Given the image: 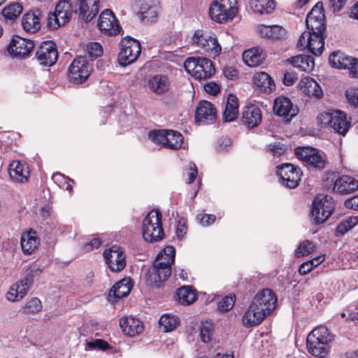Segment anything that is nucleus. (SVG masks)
<instances>
[{"mask_svg":"<svg viewBox=\"0 0 358 358\" xmlns=\"http://www.w3.org/2000/svg\"><path fill=\"white\" fill-rule=\"evenodd\" d=\"M296 77L292 73L286 72L284 74L283 83L287 86H291L294 84L296 80Z\"/></svg>","mask_w":358,"mask_h":358,"instance_id":"64","label":"nucleus"},{"mask_svg":"<svg viewBox=\"0 0 358 358\" xmlns=\"http://www.w3.org/2000/svg\"><path fill=\"white\" fill-rule=\"evenodd\" d=\"M104 259L113 272L122 271L126 265L125 255L118 245H113L103 252Z\"/></svg>","mask_w":358,"mask_h":358,"instance_id":"20","label":"nucleus"},{"mask_svg":"<svg viewBox=\"0 0 358 358\" xmlns=\"http://www.w3.org/2000/svg\"><path fill=\"white\" fill-rule=\"evenodd\" d=\"M317 122L322 127H329L339 134L345 135L350 128L346 114L340 110H331L319 114Z\"/></svg>","mask_w":358,"mask_h":358,"instance_id":"7","label":"nucleus"},{"mask_svg":"<svg viewBox=\"0 0 358 358\" xmlns=\"http://www.w3.org/2000/svg\"><path fill=\"white\" fill-rule=\"evenodd\" d=\"M295 154L298 158L316 169L322 170L326 166V155L319 150L310 147L297 148Z\"/></svg>","mask_w":358,"mask_h":358,"instance_id":"14","label":"nucleus"},{"mask_svg":"<svg viewBox=\"0 0 358 358\" xmlns=\"http://www.w3.org/2000/svg\"><path fill=\"white\" fill-rule=\"evenodd\" d=\"M329 62L332 67L348 69L350 77L358 78V59L338 51L329 55Z\"/></svg>","mask_w":358,"mask_h":358,"instance_id":"16","label":"nucleus"},{"mask_svg":"<svg viewBox=\"0 0 358 358\" xmlns=\"http://www.w3.org/2000/svg\"><path fill=\"white\" fill-rule=\"evenodd\" d=\"M344 205L348 208L358 210V195L345 200Z\"/></svg>","mask_w":358,"mask_h":358,"instance_id":"60","label":"nucleus"},{"mask_svg":"<svg viewBox=\"0 0 358 358\" xmlns=\"http://www.w3.org/2000/svg\"><path fill=\"white\" fill-rule=\"evenodd\" d=\"M306 24L308 31L300 36L296 48L299 50H308L315 56L321 55L324 45L326 30L325 16L322 3H317L306 17Z\"/></svg>","mask_w":358,"mask_h":358,"instance_id":"1","label":"nucleus"},{"mask_svg":"<svg viewBox=\"0 0 358 358\" xmlns=\"http://www.w3.org/2000/svg\"><path fill=\"white\" fill-rule=\"evenodd\" d=\"M162 254L166 259L168 264H173L175 261L176 251L175 248L171 245L166 246L162 250Z\"/></svg>","mask_w":358,"mask_h":358,"instance_id":"57","label":"nucleus"},{"mask_svg":"<svg viewBox=\"0 0 358 358\" xmlns=\"http://www.w3.org/2000/svg\"><path fill=\"white\" fill-rule=\"evenodd\" d=\"M299 87L303 94L308 97L320 99L323 96V92L320 85L313 78H303L299 82Z\"/></svg>","mask_w":358,"mask_h":358,"instance_id":"32","label":"nucleus"},{"mask_svg":"<svg viewBox=\"0 0 358 358\" xmlns=\"http://www.w3.org/2000/svg\"><path fill=\"white\" fill-rule=\"evenodd\" d=\"M97 26L103 33L108 36L117 34L120 29L115 15L109 9L103 10L101 13Z\"/></svg>","mask_w":358,"mask_h":358,"instance_id":"22","label":"nucleus"},{"mask_svg":"<svg viewBox=\"0 0 358 358\" xmlns=\"http://www.w3.org/2000/svg\"><path fill=\"white\" fill-rule=\"evenodd\" d=\"M197 175V169L194 164H190L188 173V183H192L194 181Z\"/></svg>","mask_w":358,"mask_h":358,"instance_id":"62","label":"nucleus"},{"mask_svg":"<svg viewBox=\"0 0 358 358\" xmlns=\"http://www.w3.org/2000/svg\"><path fill=\"white\" fill-rule=\"evenodd\" d=\"M345 96L350 103L358 106V88H350L346 90Z\"/></svg>","mask_w":358,"mask_h":358,"instance_id":"56","label":"nucleus"},{"mask_svg":"<svg viewBox=\"0 0 358 358\" xmlns=\"http://www.w3.org/2000/svg\"><path fill=\"white\" fill-rule=\"evenodd\" d=\"M335 208L333 199L327 195L317 196L313 203L312 216L315 224H320L327 220Z\"/></svg>","mask_w":358,"mask_h":358,"instance_id":"11","label":"nucleus"},{"mask_svg":"<svg viewBox=\"0 0 358 358\" xmlns=\"http://www.w3.org/2000/svg\"><path fill=\"white\" fill-rule=\"evenodd\" d=\"M22 6L20 3H13L3 8L2 15L6 19L15 20L22 13Z\"/></svg>","mask_w":358,"mask_h":358,"instance_id":"46","label":"nucleus"},{"mask_svg":"<svg viewBox=\"0 0 358 358\" xmlns=\"http://www.w3.org/2000/svg\"><path fill=\"white\" fill-rule=\"evenodd\" d=\"M36 58L42 66H51L55 64L58 58L55 44L52 41L42 43L36 49Z\"/></svg>","mask_w":358,"mask_h":358,"instance_id":"19","label":"nucleus"},{"mask_svg":"<svg viewBox=\"0 0 358 358\" xmlns=\"http://www.w3.org/2000/svg\"><path fill=\"white\" fill-rule=\"evenodd\" d=\"M79 5V17L87 22L99 12V0H77Z\"/></svg>","mask_w":358,"mask_h":358,"instance_id":"29","label":"nucleus"},{"mask_svg":"<svg viewBox=\"0 0 358 358\" xmlns=\"http://www.w3.org/2000/svg\"><path fill=\"white\" fill-rule=\"evenodd\" d=\"M216 115V109L209 101H201L196 106L195 120L199 124L211 123L215 120Z\"/></svg>","mask_w":358,"mask_h":358,"instance_id":"25","label":"nucleus"},{"mask_svg":"<svg viewBox=\"0 0 358 358\" xmlns=\"http://www.w3.org/2000/svg\"><path fill=\"white\" fill-rule=\"evenodd\" d=\"M237 0H213L209 8L210 18L219 23L231 20L237 14Z\"/></svg>","mask_w":358,"mask_h":358,"instance_id":"5","label":"nucleus"},{"mask_svg":"<svg viewBox=\"0 0 358 358\" xmlns=\"http://www.w3.org/2000/svg\"><path fill=\"white\" fill-rule=\"evenodd\" d=\"M8 172L10 179L15 182L24 183L28 181L29 170L26 163L14 160L9 164Z\"/></svg>","mask_w":358,"mask_h":358,"instance_id":"26","label":"nucleus"},{"mask_svg":"<svg viewBox=\"0 0 358 358\" xmlns=\"http://www.w3.org/2000/svg\"><path fill=\"white\" fill-rule=\"evenodd\" d=\"M166 259L164 258V255L162 254V251H161L157 256L155 262L153 263H155L156 265L159 266H166L171 267L172 264H168Z\"/></svg>","mask_w":358,"mask_h":358,"instance_id":"63","label":"nucleus"},{"mask_svg":"<svg viewBox=\"0 0 358 358\" xmlns=\"http://www.w3.org/2000/svg\"><path fill=\"white\" fill-rule=\"evenodd\" d=\"M278 175L282 180V185L289 189L296 188L301 180V169L291 164H284L278 166Z\"/></svg>","mask_w":358,"mask_h":358,"instance_id":"18","label":"nucleus"},{"mask_svg":"<svg viewBox=\"0 0 358 358\" xmlns=\"http://www.w3.org/2000/svg\"><path fill=\"white\" fill-rule=\"evenodd\" d=\"M22 24L26 31L35 33L41 28L40 18L34 13H27L22 17Z\"/></svg>","mask_w":358,"mask_h":358,"instance_id":"41","label":"nucleus"},{"mask_svg":"<svg viewBox=\"0 0 358 358\" xmlns=\"http://www.w3.org/2000/svg\"><path fill=\"white\" fill-rule=\"evenodd\" d=\"M250 6L254 13L260 15L270 14L275 8L274 0H250Z\"/></svg>","mask_w":358,"mask_h":358,"instance_id":"39","label":"nucleus"},{"mask_svg":"<svg viewBox=\"0 0 358 358\" xmlns=\"http://www.w3.org/2000/svg\"><path fill=\"white\" fill-rule=\"evenodd\" d=\"M238 114V99L234 94H229L223 112V118L226 122L234 120Z\"/></svg>","mask_w":358,"mask_h":358,"instance_id":"38","label":"nucleus"},{"mask_svg":"<svg viewBox=\"0 0 358 358\" xmlns=\"http://www.w3.org/2000/svg\"><path fill=\"white\" fill-rule=\"evenodd\" d=\"M258 31L262 37L273 40L282 38L286 34L285 29L278 25L261 24L258 27Z\"/></svg>","mask_w":358,"mask_h":358,"instance_id":"37","label":"nucleus"},{"mask_svg":"<svg viewBox=\"0 0 358 358\" xmlns=\"http://www.w3.org/2000/svg\"><path fill=\"white\" fill-rule=\"evenodd\" d=\"M265 57L266 53L259 48H252L245 50L243 53V59L245 64L251 67L262 64Z\"/></svg>","mask_w":358,"mask_h":358,"instance_id":"34","label":"nucleus"},{"mask_svg":"<svg viewBox=\"0 0 358 358\" xmlns=\"http://www.w3.org/2000/svg\"><path fill=\"white\" fill-rule=\"evenodd\" d=\"M42 309V304L40 299L37 297H33L27 301L21 308V311L24 314H35Z\"/></svg>","mask_w":358,"mask_h":358,"instance_id":"45","label":"nucleus"},{"mask_svg":"<svg viewBox=\"0 0 358 358\" xmlns=\"http://www.w3.org/2000/svg\"><path fill=\"white\" fill-rule=\"evenodd\" d=\"M315 250V245L313 242L305 240L300 243L295 250L294 255L296 257H304L312 253Z\"/></svg>","mask_w":358,"mask_h":358,"instance_id":"47","label":"nucleus"},{"mask_svg":"<svg viewBox=\"0 0 358 358\" xmlns=\"http://www.w3.org/2000/svg\"><path fill=\"white\" fill-rule=\"evenodd\" d=\"M192 41L193 45L201 48L210 56H217L222 50L215 34L210 31L196 30L192 38Z\"/></svg>","mask_w":358,"mask_h":358,"instance_id":"9","label":"nucleus"},{"mask_svg":"<svg viewBox=\"0 0 358 358\" xmlns=\"http://www.w3.org/2000/svg\"><path fill=\"white\" fill-rule=\"evenodd\" d=\"M268 315L259 307H257L256 303L252 302L243 316V324L247 327H253L261 323Z\"/></svg>","mask_w":358,"mask_h":358,"instance_id":"28","label":"nucleus"},{"mask_svg":"<svg viewBox=\"0 0 358 358\" xmlns=\"http://www.w3.org/2000/svg\"><path fill=\"white\" fill-rule=\"evenodd\" d=\"M159 324L164 332H169L179 325L180 319L176 315L164 314L160 317Z\"/></svg>","mask_w":358,"mask_h":358,"instance_id":"43","label":"nucleus"},{"mask_svg":"<svg viewBox=\"0 0 358 358\" xmlns=\"http://www.w3.org/2000/svg\"><path fill=\"white\" fill-rule=\"evenodd\" d=\"M92 71V66L89 63L85 57H76L68 70V79L73 84L84 83Z\"/></svg>","mask_w":358,"mask_h":358,"instance_id":"10","label":"nucleus"},{"mask_svg":"<svg viewBox=\"0 0 358 358\" xmlns=\"http://www.w3.org/2000/svg\"><path fill=\"white\" fill-rule=\"evenodd\" d=\"M273 109L274 113L282 117L286 122H290L299 113V108L294 106L290 99L280 96L273 102Z\"/></svg>","mask_w":358,"mask_h":358,"instance_id":"17","label":"nucleus"},{"mask_svg":"<svg viewBox=\"0 0 358 358\" xmlns=\"http://www.w3.org/2000/svg\"><path fill=\"white\" fill-rule=\"evenodd\" d=\"M142 234L145 241L150 243L159 241L164 238L162 214L159 210H151L148 213L142 223Z\"/></svg>","mask_w":358,"mask_h":358,"instance_id":"4","label":"nucleus"},{"mask_svg":"<svg viewBox=\"0 0 358 358\" xmlns=\"http://www.w3.org/2000/svg\"><path fill=\"white\" fill-rule=\"evenodd\" d=\"M42 273L38 267L28 268L24 277L13 283L6 294V299L10 302L21 301L34 285V278Z\"/></svg>","mask_w":358,"mask_h":358,"instance_id":"2","label":"nucleus"},{"mask_svg":"<svg viewBox=\"0 0 358 358\" xmlns=\"http://www.w3.org/2000/svg\"><path fill=\"white\" fill-rule=\"evenodd\" d=\"M157 12L156 6H148L147 3L142 4L140 8V13L143 20L152 21L157 17Z\"/></svg>","mask_w":358,"mask_h":358,"instance_id":"48","label":"nucleus"},{"mask_svg":"<svg viewBox=\"0 0 358 358\" xmlns=\"http://www.w3.org/2000/svg\"><path fill=\"white\" fill-rule=\"evenodd\" d=\"M214 327L210 321H206L200 326V336L203 343H208L211 341Z\"/></svg>","mask_w":358,"mask_h":358,"instance_id":"49","label":"nucleus"},{"mask_svg":"<svg viewBox=\"0 0 358 358\" xmlns=\"http://www.w3.org/2000/svg\"><path fill=\"white\" fill-rule=\"evenodd\" d=\"M268 150L275 157H280L285 152V146L284 144L276 142L268 145Z\"/></svg>","mask_w":358,"mask_h":358,"instance_id":"55","label":"nucleus"},{"mask_svg":"<svg viewBox=\"0 0 358 358\" xmlns=\"http://www.w3.org/2000/svg\"><path fill=\"white\" fill-rule=\"evenodd\" d=\"M148 138L153 143L171 150L181 148L184 140L182 135L174 130L150 131L148 133Z\"/></svg>","mask_w":358,"mask_h":358,"instance_id":"8","label":"nucleus"},{"mask_svg":"<svg viewBox=\"0 0 358 358\" xmlns=\"http://www.w3.org/2000/svg\"><path fill=\"white\" fill-rule=\"evenodd\" d=\"M324 187L334 193L348 194L358 189V180L350 176L329 172L324 180Z\"/></svg>","mask_w":358,"mask_h":358,"instance_id":"3","label":"nucleus"},{"mask_svg":"<svg viewBox=\"0 0 358 358\" xmlns=\"http://www.w3.org/2000/svg\"><path fill=\"white\" fill-rule=\"evenodd\" d=\"M40 240L32 230L25 231L21 236V248L25 255H31L38 248Z\"/></svg>","mask_w":358,"mask_h":358,"instance_id":"33","label":"nucleus"},{"mask_svg":"<svg viewBox=\"0 0 358 358\" xmlns=\"http://www.w3.org/2000/svg\"><path fill=\"white\" fill-rule=\"evenodd\" d=\"M358 223L357 217H352L341 222L336 227L337 235H343Z\"/></svg>","mask_w":358,"mask_h":358,"instance_id":"51","label":"nucleus"},{"mask_svg":"<svg viewBox=\"0 0 358 358\" xmlns=\"http://www.w3.org/2000/svg\"><path fill=\"white\" fill-rule=\"evenodd\" d=\"M171 273V268L169 266H157L153 263V268L151 277L153 278L155 282H162L166 280Z\"/></svg>","mask_w":358,"mask_h":358,"instance_id":"44","label":"nucleus"},{"mask_svg":"<svg viewBox=\"0 0 358 358\" xmlns=\"http://www.w3.org/2000/svg\"><path fill=\"white\" fill-rule=\"evenodd\" d=\"M310 262L308 261L303 262L299 268V272L301 275H306L310 273L313 268H312Z\"/></svg>","mask_w":358,"mask_h":358,"instance_id":"61","label":"nucleus"},{"mask_svg":"<svg viewBox=\"0 0 358 358\" xmlns=\"http://www.w3.org/2000/svg\"><path fill=\"white\" fill-rule=\"evenodd\" d=\"M109 348L110 345L108 343V342L101 339H96L87 342L85 348L86 350L98 349L102 350H106Z\"/></svg>","mask_w":358,"mask_h":358,"instance_id":"52","label":"nucleus"},{"mask_svg":"<svg viewBox=\"0 0 358 358\" xmlns=\"http://www.w3.org/2000/svg\"><path fill=\"white\" fill-rule=\"evenodd\" d=\"M184 67L189 74L197 80L210 78L215 71L213 62L205 57H189Z\"/></svg>","mask_w":358,"mask_h":358,"instance_id":"6","label":"nucleus"},{"mask_svg":"<svg viewBox=\"0 0 358 358\" xmlns=\"http://www.w3.org/2000/svg\"><path fill=\"white\" fill-rule=\"evenodd\" d=\"M196 218L203 226L211 224L215 220V216L214 215L208 214L198 215Z\"/></svg>","mask_w":358,"mask_h":358,"instance_id":"58","label":"nucleus"},{"mask_svg":"<svg viewBox=\"0 0 358 358\" xmlns=\"http://www.w3.org/2000/svg\"><path fill=\"white\" fill-rule=\"evenodd\" d=\"M177 300L182 305H189L196 300V294L190 287L184 286L176 292Z\"/></svg>","mask_w":358,"mask_h":358,"instance_id":"42","label":"nucleus"},{"mask_svg":"<svg viewBox=\"0 0 358 358\" xmlns=\"http://www.w3.org/2000/svg\"><path fill=\"white\" fill-rule=\"evenodd\" d=\"M235 303V296L230 295L224 296L218 303V308L221 311H227L233 308Z\"/></svg>","mask_w":358,"mask_h":358,"instance_id":"53","label":"nucleus"},{"mask_svg":"<svg viewBox=\"0 0 358 358\" xmlns=\"http://www.w3.org/2000/svg\"><path fill=\"white\" fill-rule=\"evenodd\" d=\"M120 45L118 61L121 66H127L136 61L141 52V46L138 41L126 37L121 41Z\"/></svg>","mask_w":358,"mask_h":358,"instance_id":"12","label":"nucleus"},{"mask_svg":"<svg viewBox=\"0 0 358 358\" xmlns=\"http://www.w3.org/2000/svg\"><path fill=\"white\" fill-rule=\"evenodd\" d=\"M307 348L308 352L315 357H318L320 358L325 357L329 352L330 350V344L324 343H320V342L316 344L315 348H310V345H307Z\"/></svg>","mask_w":358,"mask_h":358,"instance_id":"50","label":"nucleus"},{"mask_svg":"<svg viewBox=\"0 0 358 358\" xmlns=\"http://www.w3.org/2000/svg\"><path fill=\"white\" fill-rule=\"evenodd\" d=\"M146 86L155 94L163 95L169 91L171 82L167 76L155 74L148 78Z\"/></svg>","mask_w":358,"mask_h":358,"instance_id":"23","label":"nucleus"},{"mask_svg":"<svg viewBox=\"0 0 358 358\" xmlns=\"http://www.w3.org/2000/svg\"><path fill=\"white\" fill-rule=\"evenodd\" d=\"M254 84L265 92H271L275 87V84L266 72L255 73L253 78Z\"/></svg>","mask_w":358,"mask_h":358,"instance_id":"40","label":"nucleus"},{"mask_svg":"<svg viewBox=\"0 0 358 358\" xmlns=\"http://www.w3.org/2000/svg\"><path fill=\"white\" fill-rule=\"evenodd\" d=\"M120 326L122 331L130 337L141 334L143 331V323L134 317H122L120 319Z\"/></svg>","mask_w":358,"mask_h":358,"instance_id":"31","label":"nucleus"},{"mask_svg":"<svg viewBox=\"0 0 358 358\" xmlns=\"http://www.w3.org/2000/svg\"><path fill=\"white\" fill-rule=\"evenodd\" d=\"M205 91L210 94L216 95L220 92V88L218 84L215 82L206 83L204 86Z\"/></svg>","mask_w":358,"mask_h":358,"instance_id":"59","label":"nucleus"},{"mask_svg":"<svg viewBox=\"0 0 358 358\" xmlns=\"http://www.w3.org/2000/svg\"><path fill=\"white\" fill-rule=\"evenodd\" d=\"M34 48V43L31 40L15 36L9 44L8 51L13 57L25 58L29 55Z\"/></svg>","mask_w":358,"mask_h":358,"instance_id":"21","label":"nucleus"},{"mask_svg":"<svg viewBox=\"0 0 358 358\" xmlns=\"http://www.w3.org/2000/svg\"><path fill=\"white\" fill-rule=\"evenodd\" d=\"M132 288L130 278H125L116 282L110 289L109 297L113 296L115 299H122L127 296Z\"/></svg>","mask_w":358,"mask_h":358,"instance_id":"35","label":"nucleus"},{"mask_svg":"<svg viewBox=\"0 0 358 358\" xmlns=\"http://www.w3.org/2000/svg\"><path fill=\"white\" fill-rule=\"evenodd\" d=\"M329 62L332 67L348 69L350 77L358 78V59L338 51L329 55Z\"/></svg>","mask_w":358,"mask_h":358,"instance_id":"15","label":"nucleus"},{"mask_svg":"<svg viewBox=\"0 0 358 358\" xmlns=\"http://www.w3.org/2000/svg\"><path fill=\"white\" fill-rule=\"evenodd\" d=\"M87 51L92 58H97L103 53L102 46L99 43H90L87 45Z\"/></svg>","mask_w":358,"mask_h":358,"instance_id":"54","label":"nucleus"},{"mask_svg":"<svg viewBox=\"0 0 358 358\" xmlns=\"http://www.w3.org/2000/svg\"><path fill=\"white\" fill-rule=\"evenodd\" d=\"M243 124L248 128L258 126L262 122L261 110L256 106H248L244 108L242 113Z\"/></svg>","mask_w":358,"mask_h":358,"instance_id":"30","label":"nucleus"},{"mask_svg":"<svg viewBox=\"0 0 358 358\" xmlns=\"http://www.w3.org/2000/svg\"><path fill=\"white\" fill-rule=\"evenodd\" d=\"M277 299L270 289H264L255 296L252 303H256L266 313L269 315L275 308Z\"/></svg>","mask_w":358,"mask_h":358,"instance_id":"24","label":"nucleus"},{"mask_svg":"<svg viewBox=\"0 0 358 358\" xmlns=\"http://www.w3.org/2000/svg\"><path fill=\"white\" fill-rule=\"evenodd\" d=\"M73 8L69 1H60L55 6V11L48 17V26L50 29H57L65 25L72 16Z\"/></svg>","mask_w":358,"mask_h":358,"instance_id":"13","label":"nucleus"},{"mask_svg":"<svg viewBox=\"0 0 358 358\" xmlns=\"http://www.w3.org/2000/svg\"><path fill=\"white\" fill-rule=\"evenodd\" d=\"M295 68L305 72H310L315 67V61L312 56L299 55L289 59Z\"/></svg>","mask_w":358,"mask_h":358,"instance_id":"36","label":"nucleus"},{"mask_svg":"<svg viewBox=\"0 0 358 358\" xmlns=\"http://www.w3.org/2000/svg\"><path fill=\"white\" fill-rule=\"evenodd\" d=\"M334 340V336L330 334L329 329L324 326H319L315 328L307 336L306 345L315 348L318 342L322 344H330Z\"/></svg>","mask_w":358,"mask_h":358,"instance_id":"27","label":"nucleus"}]
</instances>
